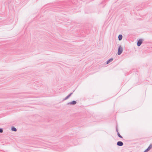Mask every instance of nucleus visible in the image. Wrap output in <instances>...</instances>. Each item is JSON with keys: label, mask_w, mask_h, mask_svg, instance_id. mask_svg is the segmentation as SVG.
<instances>
[{"label": "nucleus", "mask_w": 152, "mask_h": 152, "mask_svg": "<svg viewBox=\"0 0 152 152\" xmlns=\"http://www.w3.org/2000/svg\"><path fill=\"white\" fill-rule=\"evenodd\" d=\"M123 50L121 46H120L118 48V55H121L123 52Z\"/></svg>", "instance_id": "f257e3e1"}, {"label": "nucleus", "mask_w": 152, "mask_h": 152, "mask_svg": "<svg viewBox=\"0 0 152 152\" xmlns=\"http://www.w3.org/2000/svg\"><path fill=\"white\" fill-rule=\"evenodd\" d=\"M77 103V102L75 101H73L72 102H68L66 104L67 105H75Z\"/></svg>", "instance_id": "f03ea898"}, {"label": "nucleus", "mask_w": 152, "mask_h": 152, "mask_svg": "<svg viewBox=\"0 0 152 152\" xmlns=\"http://www.w3.org/2000/svg\"><path fill=\"white\" fill-rule=\"evenodd\" d=\"M143 40L142 39H140L137 41V45L138 46H140L142 44Z\"/></svg>", "instance_id": "7ed1b4c3"}, {"label": "nucleus", "mask_w": 152, "mask_h": 152, "mask_svg": "<svg viewBox=\"0 0 152 152\" xmlns=\"http://www.w3.org/2000/svg\"><path fill=\"white\" fill-rule=\"evenodd\" d=\"M73 94V93H71L69 94L68 96H67L65 98H64L63 101L66 100L67 99H68Z\"/></svg>", "instance_id": "20e7f679"}, {"label": "nucleus", "mask_w": 152, "mask_h": 152, "mask_svg": "<svg viewBox=\"0 0 152 152\" xmlns=\"http://www.w3.org/2000/svg\"><path fill=\"white\" fill-rule=\"evenodd\" d=\"M117 145L118 146H122L123 145V143L121 141H118L117 142Z\"/></svg>", "instance_id": "39448f33"}, {"label": "nucleus", "mask_w": 152, "mask_h": 152, "mask_svg": "<svg viewBox=\"0 0 152 152\" xmlns=\"http://www.w3.org/2000/svg\"><path fill=\"white\" fill-rule=\"evenodd\" d=\"M113 60V58H111L108 60L106 62L107 64H108L111 62Z\"/></svg>", "instance_id": "423d86ee"}, {"label": "nucleus", "mask_w": 152, "mask_h": 152, "mask_svg": "<svg viewBox=\"0 0 152 152\" xmlns=\"http://www.w3.org/2000/svg\"><path fill=\"white\" fill-rule=\"evenodd\" d=\"M122 37H122V35H121V34L119 35L118 36V40H121L122 39Z\"/></svg>", "instance_id": "0eeeda50"}, {"label": "nucleus", "mask_w": 152, "mask_h": 152, "mask_svg": "<svg viewBox=\"0 0 152 152\" xmlns=\"http://www.w3.org/2000/svg\"><path fill=\"white\" fill-rule=\"evenodd\" d=\"M11 130L12 131H15V132H16L17 131V129L16 128H15V127H12V128H11Z\"/></svg>", "instance_id": "6e6552de"}, {"label": "nucleus", "mask_w": 152, "mask_h": 152, "mask_svg": "<svg viewBox=\"0 0 152 152\" xmlns=\"http://www.w3.org/2000/svg\"><path fill=\"white\" fill-rule=\"evenodd\" d=\"M152 148V144H151L147 148L149 150Z\"/></svg>", "instance_id": "1a4fd4ad"}, {"label": "nucleus", "mask_w": 152, "mask_h": 152, "mask_svg": "<svg viewBox=\"0 0 152 152\" xmlns=\"http://www.w3.org/2000/svg\"><path fill=\"white\" fill-rule=\"evenodd\" d=\"M117 135H118V136L119 137H120L121 138H122L123 137H122V136H121L120 134L119 133V132H118L117 133Z\"/></svg>", "instance_id": "9d476101"}, {"label": "nucleus", "mask_w": 152, "mask_h": 152, "mask_svg": "<svg viewBox=\"0 0 152 152\" xmlns=\"http://www.w3.org/2000/svg\"><path fill=\"white\" fill-rule=\"evenodd\" d=\"M3 132V129L2 128H0V133H2Z\"/></svg>", "instance_id": "9b49d317"}, {"label": "nucleus", "mask_w": 152, "mask_h": 152, "mask_svg": "<svg viewBox=\"0 0 152 152\" xmlns=\"http://www.w3.org/2000/svg\"><path fill=\"white\" fill-rule=\"evenodd\" d=\"M149 150L147 148L144 151V152H148Z\"/></svg>", "instance_id": "f8f14e48"}, {"label": "nucleus", "mask_w": 152, "mask_h": 152, "mask_svg": "<svg viewBox=\"0 0 152 152\" xmlns=\"http://www.w3.org/2000/svg\"><path fill=\"white\" fill-rule=\"evenodd\" d=\"M116 132H117V133H118V129H117V128H116Z\"/></svg>", "instance_id": "ddd939ff"}]
</instances>
